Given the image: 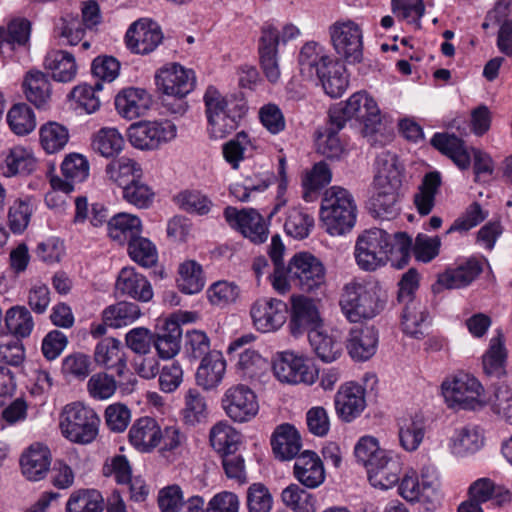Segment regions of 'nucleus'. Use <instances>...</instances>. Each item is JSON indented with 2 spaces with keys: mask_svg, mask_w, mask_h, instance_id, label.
<instances>
[{
  "mask_svg": "<svg viewBox=\"0 0 512 512\" xmlns=\"http://www.w3.org/2000/svg\"><path fill=\"white\" fill-rule=\"evenodd\" d=\"M100 22L99 5L95 0H89L82 9V19L72 14L63 15L59 18L54 33L61 45L75 46L83 40L86 27L91 28Z\"/></svg>",
  "mask_w": 512,
  "mask_h": 512,
  "instance_id": "11",
  "label": "nucleus"
},
{
  "mask_svg": "<svg viewBox=\"0 0 512 512\" xmlns=\"http://www.w3.org/2000/svg\"><path fill=\"white\" fill-rule=\"evenodd\" d=\"M483 271L477 259H468L455 268L447 269L438 276L437 283L447 289H459L470 285Z\"/></svg>",
  "mask_w": 512,
  "mask_h": 512,
  "instance_id": "34",
  "label": "nucleus"
},
{
  "mask_svg": "<svg viewBox=\"0 0 512 512\" xmlns=\"http://www.w3.org/2000/svg\"><path fill=\"white\" fill-rule=\"evenodd\" d=\"M99 418L93 409L80 402L65 406L60 421L63 435L78 444L91 443L98 434Z\"/></svg>",
  "mask_w": 512,
  "mask_h": 512,
  "instance_id": "7",
  "label": "nucleus"
},
{
  "mask_svg": "<svg viewBox=\"0 0 512 512\" xmlns=\"http://www.w3.org/2000/svg\"><path fill=\"white\" fill-rule=\"evenodd\" d=\"M290 274L294 285L307 293L319 289L326 279L323 263L309 252L296 253L290 259Z\"/></svg>",
  "mask_w": 512,
  "mask_h": 512,
  "instance_id": "14",
  "label": "nucleus"
},
{
  "mask_svg": "<svg viewBox=\"0 0 512 512\" xmlns=\"http://www.w3.org/2000/svg\"><path fill=\"white\" fill-rule=\"evenodd\" d=\"M351 106H356V120L363 124L362 133L372 137L382 126L380 109L376 101L365 91L352 94Z\"/></svg>",
  "mask_w": 512,
  "mask_h": 512,
  "instance_id": "29",
  "label": "nucleus"
},
{
  "mask_svg": "<svg viewBox=\"0 0 512 512\" xmlns=\"http://www.w3.org/2000/svg\"><path fill=\"white\" fill-rule=\"evenodd\" d=\"M177 127L170 120H141L131 124L127 130L130 144L142 151H153L172 141Z\"/></svg>",
  "mask_w": 512,
  "mask_h": 512,
  "instance_id": "10",
  "label": "nucleus"
},
{
  "mask_svg": "<svg viewBox=\"0 0 512 512\" xmlns=\"http://www.w3.org/2000/svg\"><path fill=\"white\" fill-rule=\"evenodd\" d=\"M507 352L501 335L490 340L488 350L482 357L483 370L488 377L500 379L506 373Z\"/></svg>",
  "mask_w": 512,
  "mask_h": 512,
  "instance_id": "47",
  "label": "nucleus"
},
{
  "mask_svg": "<svg viewBox=\"0 0 512 512\" xmlns=\"http://www.w3.org/2000/svg\"><path fill=\"white\" fill-rule=\"evenodd\" d=\"M104 508V497L97 489L74 491L66 503V512H103Z\"/></svg>",
  "mask_w": 512,
  "mask_h": 512,
  "instance_id": "49",
  "label": "nucleus"
},
{
  "mask_svg": "<svg viewBox=\"0 0 512 512\" xmlns=\"http://www.w3.org/2000/svg\"><path fill=\"white\" fill-rule=\"evenodd\" d=\"M354 455L359 463L367 470L377 467L390 453L379 447L378 440L372 436H364L359 439L354 448Z\"/></svg>",
  "mask_w": 512,
  "mask_h": 512,
  "instance_id": "56",
  "label": "nucleus"
},
{
  "mask_svg": "<svg viewBox=\"0 0 512 512\" xmlns=\"http://www.w3.org/2000/svg\"><path fill=\"white\" fill-rule=\"evenodd\" d=\"M44 66L51 71L52 78L57 82H71L77 74L75 57L65 50H52L47 53Z\"/></svg>",
  "mask_w": 512,
  "mask_h": 512,
  "instance_id": "40",
  "label": "nucleus"
},
{
  "mask_svg": "<svg viewBox=\"0 0 512 512\" xmlns=\"http://www.w3.org/2000/svg\"><path fill=\"white\" fill-rule=\"evenodd\" d=\"M279 32L271 24H265L261 29L258 44L260 65L267 80L276 83L281 75L278 63Z\"/></svg>",
  "mask_w": 512,
  "mask_h": 512,
  "instance_id": "18",
  "label": "nucleus"
},
{
  "mask_svg": "<svg viewBox=\"0 0 512 512\" xmlns=\"http://www.w3.org/2000/svg\"><path fill=\"white\" fill-rule=\"evenodd\" d=\"M450 442L452 452L455 455L464 456L480 450L484 444V436L478 426L466 425L455 429Z\"/></svg>",
  "mask_w": 512,
  "mask_h": 512,
  "instance_id": "42",
  "label": "nucleus"
},
{
  "mask_svg": "<svg viewBox=\"0 0 512 512\" xmlns=\"http://www.w3.org/2000/svg\"><path fill=\"white\" fill-rule=\"evenodd\" d=\"M5 325L8 331L20 340L30 336L34 328V320L27 307L16 305L6 311Z\"/></svg>",
  "mask_w": 512,
  "mask_h": 512,
  "instance_id": "54",
  "label": "nucleus"
},
{
  "mask_svg": "<svg viewBox=\"0 0 512 512\" xmlns=\"http://www.w3.org/2000/svg\"><path fill=\"white\" fill-rule=\"evenodd\" d=\"M26 99L37 108H45L51 98V83L48 76L38 70L29 71L22 83Z\"/></svg>",
  "mask_w": 512,
  "mask_h": 512,
  "instance_id": "39",
  "label": "nucleus"
},
{
  "mask_svg": "<svg viewBox=\"0 0 512 512\" xmlns=\"http://www.w3.org/2000/svg\"><path fill=\"white\" fill-rule=\"evenodd\" d=\"M313 228L314 217L306 208L293 207L289 209L284 223V230L287 235L299 240L305 239Z\"/></svg>",
  "mask_w": 512,
  "mask_h": 512,
  "instance_id": "53",
  "label": "nucleus"
},
{
  "mask_svg": "<svg viewBox=\"0 0 512 512\" xmlns=\"http://www.w3.org/2000/svg\"><path fill=\"white\" fill-rule=\"evenodd\" d=\"M387 232L382 228H371L361 234L355 245V259L365 271H374L387 262Z\"/></svg>",
  "mask_w": 512,
  "mask_h": 512,
  "instance_id": "13",
  "label": "nucleus"
},
{
  "mask_svg": "<svg viewBox=\"0 0 512 512\" xmlns=\"http://www.w3.org/2000/svg\"><path fill=\"white\" fill-rule=\"evenodd\" d=\"M378 340V331L374 326L355 327L349 333L346 348L354 361L364 362L375 355Z\"/></svg>",
  "mask_w": 512,
  "mask_h": 512,
  "instance_id": "26",
  "label": "nucleus"
},
{
  "mask_svg": "<svg viewBox=\"0 0 512 512\" xmlns=\"http://www.w3.org/2000/svg\"><path fill=\"white\" fill-rule=\"evenodd\" d=\"M207 404L204 396L196 388H189L184 394L182 420L186 425L195 426L207 418Z\"/></svg>",
  "mask_w": 512,
  "mask_h": 512,
  "instance_id": "55",
  "label": "nucleus"
},
{
  "mask_svg": "<svg viewBox=\"0 0 512 512\" xmlns=\"http://www.w3.org/2000/svg\"><path fill=\"white\" fill-rule=\"evenodd\" d=\"M152 188L142 178L122 188L123 199L137 208L145 209L152 205L154 200Z\"/></svg>",
  "mask_w": 512,
  "mask_h": 512,
  "instance_id": "62",
  "label": "nucleus"
},
{
  "mask_svg": "<svg viewBox=\"0 0 512 512\" xmlns=\"http://www.w3.org/2000/svg\"><path fill=\"white\" fill-rule=\"evenodd\" d=\"M442 184L441 174L433 171L425 174L414 195V205L420 215H428L434 205L436 194Z\"/></svg>",
  "mask_w": 512,
  "mask_h": 512,
  "instance_id": "44",
  "label": "nucleus"
},
{
  "mask_svg": "<svg viewBox=\"0 0 512 512\" xmlns=\"http://www.w3.org/2000/svg\"><path fill=\"white\" fill-rule=\"evenodd\" d=\"M258 410L257 397L248 386L239 384L226 393V415L233 421L247 422Z\"/></svg>",
  "mask_w": 512,
  "mask_h": 512,
  "instance_id": "20",
  "label": "nucleus"
},
{
  "mask_svg": "<svg viewBox=\"0 0 512 512\" xmlns=\"http://www.w3.org/2000/svg\"><path fill=\"white\" fill-rule=\"evenodd\" d=\"M399 472V462L389 455L377 467L370 468L368 477L372 486L387 490L399 482Z\"/></svg>",
  "mask_w": 512,
  "mask_h": 512,
  "instance_id": "52",
  "label": "nucleus"
},
{
  "mask_svg": "<svg viewBox=\"0 0 512 512\" xmlns=\"http://www.w3.org/2000/svg\"><path fill=\"white\" fill-rule=\"evenodd\" d=\"M68 140V129L57 122H48L40 128L41 146L49 154L62 150Z\"/></svg>",
  "mask_w": 512,
  "mask_h": 512,
  "instance_id": "59",
  "label": "nucleus"
},
{
  "mask_svg": "<svg viewBox=\"0 0 512 512\" xmlns=\"http://www.w3.org/2000/svg\"><path fill=\"white\" fill-rule=\"evenodd\" d=\"M36 166L37 161L29 150L21 146H15L6 155L2 170L7 177L17 174L29 175L35 171Z\"/></svg>",
  "mask_w": 512,
  "mask_h": 512,
  "instance_id": "48",
  "label": "nucleus"
},
{
  "mask_svg": "<svg viewBox=\"0 0 512 512\" xmlns=\"http://www.w3.org/2000/svg\"><path fill=\"white\" fill-rule=\"evenodd\" d=\"M426 419L420 413L398 421L400 446L407 452L416 451L423 442L426 433Z\"/></svg>",
  "mask_w": 512,
  "mask_h": 512,
  "instance_id": "36",
  "label": "nucleus"
},
{
  "mask_svg": "<svg viewBox=\"0 0 512 512\" xmlns=\"http://www.w3.org/2000/svg\"><path fill=\"white\" fill-rule=\"evenodd\" d=\"M331 178L332 173L329 166L325 162L316 163L302 180L303 198L306 201H311L313 194L326 187L331 182Z\"/></svg>",
  "mask_w": 512,
  "mask_h": 512,
  "instance_id": "60",
  "label": "nucleus"
},
{
  "mask_svg": "<svg viewBox=\"0 0 512 512\" xmlns=\"http://www.w3.org/2000/svg\"><path fill=\"white\" fill-rule=\"evenodd\" d=\"M298 63L302 74L316 76L324 92L331 98H340L349 86L344 62L328 54L323 45L315 41L300 49Z\"/></svg>",
  "mask_w": 512,
  "mask_h": 512,
  "instance_id": "1",
  "label": "nucleus"
},
{
  "mask_svg": "<svg viewBox=\"0 0 512 512\" xmlns=\"http://www.w3.org/2000/svg\"><path fill=\"white\" fill-rule=\"evenodd\" d=\"M106 175L110 180L123 188L132 182L143 178V169L134 159L121 157L107 164Z\"/></svg>",
  "mask_w": 512,
  "mask_h": 512,
  "instance_id": "43",
  "label": "nucleus"
},
{
  "mask_svg": "<svg viewBox=\"0 0 512 512\" xmlns=\"http://www.w3.org/2000/svg\"><path fill=\"white\" fill-rule=\"evenodd\" d=\"M151 105V97L145 89L130 87L121 90L115 97V108L126 119L144 115Z\"/></svg>",
  "mask_w": 512,
  "mask_h": 512,
  "instance_id": "30",
  "label": "nucleus"
},
{
  "mask_svg": "<svg viewBox=\"0 0 512 512\" xmlns=\"http://www.w3.org/2000/svg\"><path fill=\"white\" fill-rule=\"evenodd\" d=\"M375 164L377 166L376 191L369 201L370 212L380 219H394L400 210L397 188L401 182L396 168V156L391 153H382L377 156Z\"/></svg>",
  "mask_w": 512,
  "mask_h": 512,
  "instance_id": "2",
  "label": "nucleus"
},
{
  "mask_svg": "<svg viewBox=\"0 0 512 512\" xmlns=\"http://www.w3.org/2000/svg\"><path fill=\"white\" fill-rule=\"evenodd\" d=\"M357 218V205L352 194L338 186L325 192L320 207V219L327 233L344 235L352 230Z\"/></svg>",
  "mask_w": 512,
  "mask_h": 512,
  "instance_id": "4",
  "label": "nucleus"
},
{
  "mask_svg": "<svg viewBox=\"0 0 512 512\" xmlns=\"http://www.w3.org/2000/svg\"><path fill=\"white\" fill-rule=\"evenodd\" d=\"M308 339L315 354L323 362H333L342 353V344L332 336L319 331V329L312 332Z\"/></svg>",
  "mask_w": 512,
  "mask_h": 512,
  "instance_id": "58",
  "label": "nucleus"
},
{
  "mask_svg": "<svg viewBox=\"0 0 512 512\" xmlns=\"http://www.w3.org/2000/svg\"><path fill=\"white\" fill-rule=\"evenodd\" d=\"M162 430L152 417H141L131 426L128 438L130 444L141 453L152 452L161 443Z\"/></svg>",
  "mask_w": 512,
  "mask_h": 512,
  "instance_id": "25",
  "label": "nucleus"
},
{
  "mask_svg": "<svg viewBox=\"0 0 512 512\" xmlns=\"http://www.w3.org/2000/svg\"><path fill=\"white\" fill-rule=\"evenodd\" d=\"M322 318L314 299L298 295L291 298L290 319L288 327L294 337L305 333L310 336L322 326Z\"/></svg>",
  "mask_w": 512,
  "mask_h": 512,
  "instance_id": "16",
  "label": "nucleus"
},
{
  "mask_svg": "<svg viewBox=\"0 0 512 512\" xmlns=\"http://www.w3.org/2000/svg\"><path fill=\"white\" fill-rule=\"evenodd\" d=\"M130 258L139 265L148 268L157 263V251L155 245L147 238L139 235L127 244Z\"/></svg>",
  "mask_w": 512,
  "mask_h": 512,
  "instance_id": "61",
  "label": "nucleus"
},
{
  "mask_svg": "<svg viewBox=\"0 0 512 512\" xmlns=\"http://www.w3.org/2000/svg\"><path fill=\"white\" fill-rule=\"evenodd\" d=\"M226 223L253 244L259 245L268 239V224L255 209H237L228 206L226 207Z\"/></svg>",
  "mask_w": 512,
  "mask_h": 512,
  "instance_id": "15",
  "label": "nucleus"
},
{
  "mask_svg": "<svg viewBox=\"0 0 512 512\" xmlns=\"http://www.w3.org/2000/svg\"><path fill=\"white\" fill-rule=\"evenodd\" d=\"M339 304L342 313L353 323L375 317L380 308L375 289L360 282H350L344 286Z\"/></svg>",
  "mask_w": 512,
  "mask_h": 512,
  "instance_id": "8",
  "label": "nucleus"
},
{
  "mask_svg": "<svg viewBox=\"0 0 512 512\" xmlns=\"http://www.w3.org/2000/svg\"><path fill=\"white\" fill-rule=\"evenodd\" d=\"M419 288V274L409 269L399 282L397 301L402 305L401 327L404 334L414 339H423L427 335L431 319L426 306L415 296Z\"/></svg>",
  "mask_w": 512,
  "mask_h": 512,
  "instance_id": "3",
  "label": "nucleus"
},
{
  "mask_svg": "<svg viewBox=\"0 0 512 512\" xmlns=\"http://www.w3.org/2000/svg\"><path fill=\"white\" fill-rule=\"evenodd\" d=\"M293 475L307 489L318 488L326 478L321 458L311 450H305L297 456L293 466Z\"/></svg>",
  "mask_w": 512,
  "mask_h": 512,
  "instance_id": "21",
  "label": "nucleus"
},
{
  "mask_svg": "<svg viewBox=\"0 0 512 512\" xmlns=\"http://www.w3.org/2000/svg\"><path fill=\"white\" fill-rule=\"evenodd\" d=\"M203 101L207 117V131L211 139L224 138V97L220 91L210 85L207 87Z\"/></svg>",
  "mask_w": 512,
  "mask_h": 512,
  "instance_id": "33",
  "label": "nucleus"
},
{
  "mask_svg": "<svg viewBox=\"0 0 512 512\" xmlns=\"http://www.w3.org/2000/svg\"><path fill=\"white\" fill-rule=\"evenodd\" d=\"M154 79L159 93L178 100V103L170 108L171 113L184 114L188 109L184 99L196 85L194 71L179 63L171 62L157 69Z\"/></svg>",
  "mask_w": 512,
  "mask_h": 512,
  "instance_id": "5",
  "label": "nucleus"
},
{
  "mask_svg": "<svg viewBox=\"0 0 512 512\" xmlns=\"http://www.w3.org/2000/svg\"><path fill=\"white\" fill-rule=\"evenodd\" d=\"M387 262L394 268L403 269L411 258L413 252L412 238L406 232L387 233Z\"/></svg>",
  "mask_w": 512,
  "mask_h": 512,
  "instance_id": "46",
  "label": "nucleus"
},
{
  "mask_svg": "<svg viewBox=\"0 0 512 512\" xmlns=\"http://www.w3.org/2000/svg\"><path fill=\"white\" fill-rule=\"evenodd\" d=\"M443 395L452 407L481 410L488 405L482 384L470 374H459L451 382H443Z\"/></svg>",
  "mask_w": 512,
  "mask_h": 512,
  "instance_id": "9",
  "label": "nucleus"
},
{
  "mask_svg": "<svg viewBox=\"0 0 512 512\" xmlns=\"http://www.w3.org/2000/svg\"><path fill=\"white\" fill-rule=\"evenodd\" d=\"M116 288L139 302H149L153 298V289L148 279L134 268H123L117 278Z\"/></svg>",
  "mask_w": 512,
  "mask_h": 512,
  "instance_id": "31",
  "label": "nucleus"
},
{
  "mask_svg": "<svg viewBox=\"0 0 512 512\" xmlns=\"http://www.w3.org/2000/svg\"><path fill=\"white\" fill-rule=\"evenodd\" d=\"M94 360L107 370L114 371L120 378V383L122 379H126L127 374L130 377L133 376L127 368V357L124 348L116 338L106 337L99 341L94 350Z\"/></svg>",
  "mask_w": 512,
  "mask_h": 512,
  "instance_id": "19",
  "label": "nucleus"
},
{
  "mask_svg": "<svg viewBox=\"0 0 512 512\" xmlns=\"http://www.w3.org/2000/svg\"><path fill=\"white\" fill-rule=\"evenodd\" d=\"M7 123L16 135H28L36 127L34 111L25 103L15 104L8 111Z\"/></svg>",
  "mask_w": 512,
  "mask_h": 512,
  "instance_id": "57",
  "label": "nucleus"
},
{
  "mask_svg": "<svg viewBox=\"0 0 512 512\" xmlns=\"http://www.w3.org/2000/svg\"><path fill=\"white\" fill-rule=\"evenodd\" d=\"M283 504L293 512H316V497L296 483H291L281 492Z\"/></svg>",
  "mask_w": 512,
  "mask_h": 512,
  "instance_id": "50",
  "label": "nucleus"
},
{
  "mask_svg": "<svg viewBox=\"0 0 512 512\" xmlns=\"http://www.w3.org/2000/svg\"><path fill=\"white\" fill-rule=\"evenodd\" d=\"M273 372L276 378L288 384L312 385L318 378V370L311 360L293 351H283L273 362Z\"/></svg>",
  "mask_w": 512,
  "mask_h": 512,
  "instance_id": "12",
  "label": "nucleus"
},
{
  "mask_svg": "<svg viewBox=\"0 0 512 512\" xmlns=\"http://www.w3.org/2000/svg\"><path fill=\"white\" fill-rule=\"evenodd\" d=\"M108 235L119 244H128L142 233V222L139 217L118 213L107 221Z\"/></svg>",
  "mask_w": 512,
  "mask_h": 512,
  "instance_id": "38",
  "label": "nucleus"
},
{
  "mask_svg": "<svg viewBox=\"0 0 512 512\" xmlns=\"http://www.w3.org/2000/svg\"><path fill=\"white\" fill-rule=\"evenodd\" d=\"M328 33L339 60L348 65L363 61V30L358 23L351 19L337 20L329 26Z\"/></svg>",
  "mask_w": 512,
  "mask_h": 512,
  "instance_id": "6",
  "label": "nucleus"
},
{
  "mask_svg": "<svg viewBox=\"0 0 512 512\" xmlns=\"http://www.w3.org/2000/svg\"><path fill=\"white\" fill-rule=\"evenodd\" d=\"M182 334L179 321L174 319H165L157 325L156 332L153 333V346L159 358L169 360L179 353Z\"/></svg>",
  "mask_w": 512,
  "mask_h": 512,
  "instance_id": "23",
  "label": "nucleus"
},
{
  "mask_svg": "<svg viewBox=\"0 0 512 512\" xmlns=\"http://www.w3.org/2000/svg\"><path fill=\"white\" fill-rule=\"evenodd\" d=\"M334 403L339 418L351 422L360 416L366 407L365 390L354 383L346 384L336 393Z\"/></svg>",
  "mask_w": 512,
  "mask_h": 512,
  "instance_id": "24",
  "label": "nucleus"
},
{
  "mask_svg": "<svg viewBox=\"0 0 512 512\" xmlns=\"http://www.w3.org/2000/svg\"><path fill=\"white\" fill-rule=\"evenodd\" d=\"M141 315L140 307L131 302L121 301L103 310L102 319L112 328L127 326Z\"/></svg>",
  "mask_w": 512,
  "mask_h": 512,
  "instance_id": "51",
  "label": "nucleus"
},
{
  "mask_svg": "<svg viewBox=\"0 0 512 512\" xmlns=\"http://www.w3.org/2000/svg\"><path fill=\"white\" fill-rule=\"evenodd\" d=\"M178 290L186 295L200 293L205 286V276L202 266L195 260H186L178 267L176 278Z\"/></svg>",
  "mask_w": 512,
  "mask_h": 512,
  "instance_id": "41",
  "label": "nucleus"
},
{
  "mask_svg": "<svg viewBox=\"0 0 512 512\" xmlns=\"http://www.w3.org/2000/svg\"><path fill=\"white\" fill-rule=\"evenodd\" d=\"M31 23L25 18L11 20L0 27V54H11L17 47L25 46L30 38Z\"/></svg>",
  "mask_w": 512,
  "mask_h": 512,
  "instance_id": "37",
  "label": "nucleus"
},
{
  "mask_svg": "<svg viewBox=\"0 0 512 512\" xmlns=\"http://www.w3.org/2000/svg\"><path fill=\"white\" fill-rule=\"evenodd\" d=\"M51 461V452L47 446L33 444L20 458L22 474L29 481H40L47 475Z\"/></svg>",
  "mask_w": 512,
  "mask_h": 512,
  "instance_id": "27",
  "label": "nucleus"
},
{
  "mask_svg": "<svg viewBox=\"0 0 512 512\" xmlns=\"http://www.w3.org/2000/svg\"><path fill=\"white\" fill-rule=\"evenodd\" d=\"M271 446L275 458L286 461L297 458L302 447L301 436L294 425H278L271 436Z\"/></svg>",
  "mask_w": 512,
  "mask_h": 512,
  "instance_id": "28",
  "label": "nucleus"
},
{
  "mask_svg": "<svg viewBox=\"0 0 512 512\" xmlns=\"http://www.w3.org/2000/svg\"><path fill=\"white\" fill-rule=\"evenodd\" d=\"M124 146V137L116 128L102 127L93 134L91 139L93 151L105 158H113L119 155Z\"/></svg>",
  "mask_w": 512,
  "mask_h": 512,
  "instance_id": "45",
  "label": "nucleus"
},
{
  "mask_svg": "<svg viewBox=\"0 0 512 512\" xmlns=\"http://www.w3.org/2000/svg\"><path fill=\"white\" fill-rule=\"evenodd\" d=\"M430 144L450 158L459 169L466 170L470 167V154L466 150L463 140L454 134L437 132L432 136Z\"/></svg>",
  "mask_w": 512,
  "mask_h": 512,
  "instance_id": "35",
  "label": "nucleus"
},
{
  "mask_svg": "<svg viewBox=\"0 0 512 512\" xmlns=\"http://www.w3.org/2000/svg\"><path fill=\"white\" fill-rule=\"evenodd\" d=\"M491 411L508 424H512V388L498 385L488 398Z\"/></svg>",
  "mask_w": 512,
  "mask_h": 512,
  "instance_id": "64",
  "label": "nucleus"
},
{
  "mask_svg": "<svg viewBox=\"0 0 512 512\" xmlns=\"http://www.w3.org/2000/svg\"><path fill=\"white\" fill-rule=\"evenodd\" d=\"M224 378V356L219 350H212L200 362L195 374L198 386L209 391L218 387Z\"/></svg>",
  "mask_w": 512,
  "mask_h": 512,
  "instance_id": "32",
  "label": "nucleus"
},
{
  "mask_svg": "<svg viewBox=\"0 0 512 512\" xmlns=\"http://www.w3.org/2000/svg\"><path fill=\"white\" fill-rule=\"evenodd\" d=\"M288 305L277 298L263 297L255 301L250 314L255 328L262 332H274L287 320Z\"/></svg>",
  "mask_w": 512,
  "mask_h": 512,
  "instance_id": "17",
  "label": "nucleus"
},
{
  "mask_svg": "<svg viewBox=\"0 0 512 512\" xmlns=\"http://www.w3.org/2000/svg\"><path fill=\"white\" fill-rule=\"evenodd\" d=\"M162 40L163 34L158 26L152 27L141 21L132 23L125 35L127 48L142 55L153 52Z\"/></svg>",
  "mask_w": 512,
  "mask_h": 512,
  "instance_id": "22",
  "label": "nucleus"
},
{
  "mask_svg": "<svg viewBox=\"0 0 512 512\" xmlns=\"http://www.w3.org/2000/svg\"><path fill=\"white\" fill-rule=\"evenodd\" d=\"M33 208L31 199H17L8 212V225L14 234H22L29 225Z\"/></svg>",
  "mask_w": 512,
  "mask_h": 512,
  "instance_id": "63",
  "label": "nucleus"
}]
</instances>
